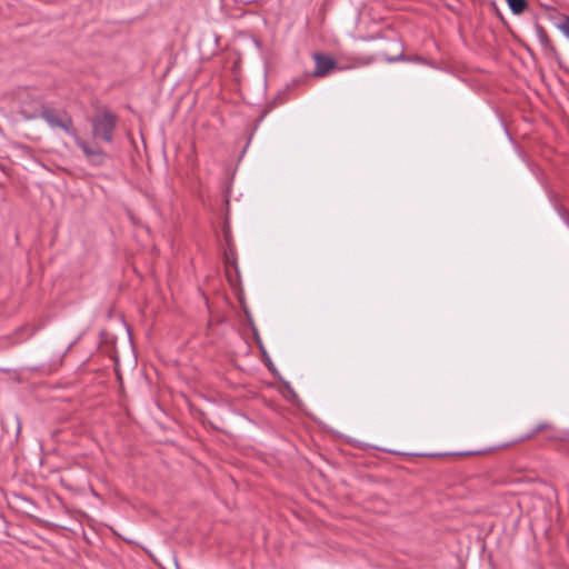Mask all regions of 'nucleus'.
<instances>
[{
  "label": "nucleus",
  "instance_id": "f257e3e1",
  "mask_svg": "<svg viewBox=\"0 0 569 569\" xmlns=\"http://www.w3.org/2000/svg\"><path fill=\"white\" fill-rule=\"evenodd\" d=\"M117 116L109 110H103L92 119V136L107 143L113 141V133L117 126Z\"/></svg>",
  "mask_w": 569,
  "mask_h": 569
},
{
  "label": "nucleus",
  "instance_id": "f03ea898",
  "mask_svg": "<svg viewBox=\"0 0 569 569\" xmlns=\"http://www.w3.org/2000/svg\"><path fill=\"white\" fill-rule=\"evenodd\" d=\"M39 117L42 118L51 128H60L70 137L77 132L72 117L66 110H57L54 108L43 106Z\"/></svg>",
  "mask_w": 569,
  "mask_h": 569
},
{
  "label": "nucleus",
  "instance_id": "7ed1b4c3",
  "mask_svg": "<svg viewBox=\"0 0 569 569\" xmlns=\"http://www.w3.org/2000/svg\"><path fill=\"white\" fill-rule=\"evenodd\" d=\"M74 143L82 150L88 161L93 166H102L107 158V153L102 148L98 146H90L82 138L79 137L78 132L72 136Z\"/></svg>",
  "mask_w": 569,
  "mask_h": 569
},
{
  "label": "nucleus",
  "instance_id": "20e7f679",
  "mask_svg": "<svg viewBox=\"0 0 569 569\" xmlns=\"http://www.w3.org/2000/svg\"><path fill=\"white\" fill-rule=\"evenodd\" d=\"M312 59L316 64L313 76L317 78L326 77L331 70L338 69L336 60L328 54L315 52Z\"/></svg>",
  "mask_w": 569,
  "mask_h": 569
},
{
  "label": "nucleus",
  "instance_id": "39448f33",
  "mask_svg": "<svg viewBox=\"0 0 569 569\" xmlns=\"http://www.w3.org/2000/svg\"><path fill=\"white\" fill-rule=\"evenodd\" d=\"M540 432H548V438L552 440L559 439L558 431L555 426L550 422L538 423L528 435L521 438V440H529L536 437Z\"/></svg>",
  "mask_w": 569,
  "mask_h": 569
},
{
  "label": "nucleus",
  "instance_id": "423d86ee",
  "mask_svg": "<svg viewBox=\"0 0 569 569\" xmlns=\"http://www.w3.org/2000/svg\"><path fill=\"white\" fill-rule=\"evenodd\" d=\"M507 3L510 8V10L515 14H520L525 11L527 8V1L526 0H507Z\"/></svg>",
  "mask_w": 569,
  "mask_h": 569
},
{
  "label": "nucleus",
  "instance_id": "0eeeda50",
  "mask_svg": "<svg viewBox=\"0 0 569 569\" xmlns=\"http://www.w3.org/2000/svg\"><path fill=\"white\" fill-rule=\"evenodd\" d=\"M558 29L569 39V16H563L558 23Z\"/></svg>",
  "mask_w": 569,
  "mask_h": 569
},
{
  "label": "nucleus",
  "instance_id": "6e6552de",
  "mask_svg": "<svg viewBox=\"0 0 569 569\" xmlns=\"http://www.w3.org/2000/svg\"><path fill=\"white\" fill-rule=\"evenodd\" d=\"M539 40L543 47H550L551 40L542 27L538 29Z\"/></svg>",
  "mask_w": 569,
  "mask_h": 569
},
{
  "label": "nucleus",
  "instance_id": "1a4fd4ad",
  "mask_svg": "<svg viewBox=\"0 0 569 569\" xmlns=\"http://www.w3.org/2000/svg\"><path fill=\"white\" fill-rule=\"evenodd\" d=\"M386 59L389 62H396V61H400V60H406V57H405L403 50H401L398 56H396V57H387Z\"/></svg>",
  "mask_w": 569,
  "mask_h": 569
}]
</instances>
